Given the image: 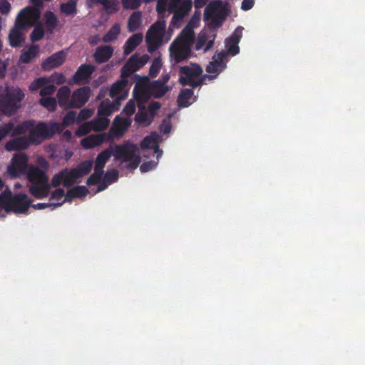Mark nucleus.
<instances>
[{
  "mask_svg": "<svg viewBox=\"0 0 365 365\" xmlns=\"http://www.w3.org/2000/svg\"><path fill=\"white\" fill-rule=\"evenodd\" d=\"M41 13L38 8L27 6L20 11L15 20L14 27L9 34V44L13 48L21 46L25 41V36L21 30L33 26V21L40 18Z\"/></svg>",
  "mask_w": 365,
  "mask_h": 365,
  "instance_id": "f257e3e1",
  "label": "nucleus"
},
{
  "mask_svg": "<svg viewBox=\"0 0 365 365\" xmlns=\"http://www.w3.org/2000/svg\"><path fill=\"white\" fill-rule=\"evenodd\" d=\"M24 92L14 86H0V110L7 116L14 115L21 107L24 98Z\"/></svg>",
  "mask_w": 365,
  "mask_h": 365,
  "instance_id": "f03ea898",
  "label": "nucleus"
},
{
  "mask_svg": "<svg viewBox=\"0 0 365 365\" xmlns=\"http://www.w3.org/2000/svg\"><path fill=\"white\" fill-rule=\"evenodd\" d=\"M58 128L56 123L49 125L44 122H39L32 127L27 136L31 144L39 145L43 140L52 138L56 133Z\"/></svg>",
  "mask_w": 365,
  "mask_h": 365,
  "instance_id": "7ed1b4c3",
  "label": "nucleus"
},
{
  "mask_svg": "<svg viewBox=\"0 0 365 365\" xmlns=\"http://www.w3.org/2000/svg\"><path fill=\"white\" fill-rule=\"evenodd\" d=\"M138 83L135 84L133 88V96L137 100H146L148 98V92L153 95L156 98H160L165 95L168 91V86L160 83V80L153 81L146 88L138 90Z\"/></svg>",
  "mask_w": 365,
  "mask_h": 365,
  "instance_id": "20e7f679",
  "label": "nucleus"
},
{
  "mask_svg": "<svg viewBox=\"0 0 365 365\" xmlns=\"http://www.w3.org/2000/svg\"><path fill=\"white\" fill-rule=\"evenodd\" d=\"M113 148L115 158L122 162H128L139 154L138 145L129 140L123 144L116 145Z\"/></svg>",
  "mask_w": 365,
  "mask_h": 365,
  "instance_id": "39448f33",
  "label": "nucleus"
},
{
  "mask_svg": "<svg viewBox=\"0 0 365 365\" xmlns=\"http://www.w3.org/2000/svg\"><path fill=\"white\" fill-rule=\"evenodd\" d=\"M28 157L25 153L15 154L11 159V164L8 167L7 171L12 177H19L24 175L28 170Z\"/></svg>",
  "mask_w": 365,
  "mask_h": 365,
  "instance_id": "423d86ee",
  "label": "nucleus"
},
{
  "mask_svg": "<svg viewBox=\"0 0 365 365\" xmlns=\"http://www.w3.org/2000/svg\"><path fill=\"white\" fill-rule=\"evenodd\" d=\"M192 47L173 41L169 46L170 58L175 63L187 60L190 56Z\"/></svg>",
  "mask_w": 365,
  "mask_h": 365,
  "instance_id": "0eeeda50",
  "label": "nucleus"
},
{
  "mask_svg": "<svg viewBox=\"0 0 365 365\" xmlns=\"http://www.w3.org/2000/svg\"><path fill=\"white\" fill-rule=\"evenodd\" d=\"M11 203V212L16 214H24L31 207L32 200L26 194L19 193L14 195Z\"/></svg>",
  "mask_w": 365,
  "mask_h": 365,
  "instance_id": "6e6552de",
  "label": "nucleus"
},
{
  "mask_svg": "<svg viewBox=\"0 0 365 365\" xmlns=\"http://www.w3.org/2000/svg\"><path fill=\"white\" fill-rule=\"evenodd\" d=\"M91 88L83 86L75 90L71 95V108H81L88 101L91 97Z\"/></svg>",
  "mask_w": 365,
  "mask_h": 365,
  "instance_id": "1a4fd4ad",
  "label": "nucleus"
},
{
  "mask_svg": "<svg viewBox=\"0 0 365 365\" xmlns=\"http://www.w3.org/2000/svg\"><path fill=\"white\" fill-rule=\"evenodd\" d=\"M130 124L131 120L128 118L116 115L109 130V135L112 137L120 138L130 126Z\"/></svg>",
  "mask_w": 365,
  "mask_h": 365,
  "instance_id": "9d476101",
  "label": "nucleus"
},
{
  "mask_svg": "<svg viewBox=\"0 0 365 365\" xmlns=\"http://www.w3.org/2000/svg\"><path fill=\"white\" fill-rule=\"evenodd\" d=\"M217 6L210 4L206 6L204 11V18L205 20L211 19L212 24L216 27L222 26L226 18V13L224 11H219L217 14Z\"/></svg>",
  "mask_w": 365,
  "mask_h": 365,
  "instance_id": "9b49d317",
  "label": "nucleus"
},
{
  "mask_svg": "<svg viewBox=\"0 0 365 365\" xmlns=\"http://www.w3.org/2000/svg\"><path fill=\"white\" fill-rule=\"evenodd\" d=\"M26 174L31 185L48 182V177L46 172L36 165H31Z\"/></svg>",
  "mask_w": 365,
  "mask_h": 365,
  "instance_id": "f8f14e48",
  "label": "nucleus"
},
{
  "mask_svg": "<svg viewBox=\"0 0 365 365\" xmlns=\"http://www.w3.org/2000/svg\"><path fill=\"white\" fill-rule=\"evenodd\" d=\"M31 145L27 135L17 137L9 140L5 145L7 151H19L27 149Z\"/></svg>",
  "mask_w": 365,
  "mask_h": 365,
  "instance_id": "ddd939ff",
  "label": "nucleus"
},
{
  "mask_svg": "<svg viewBox=\"0 0 365 365\" xmlns=\"http://www.w3.org/2000/svg\"><path fill=\"white\" fill-rule=\"evenodd\" d=\"M66 60V54L63 51L54 53L48 57L42 63V68L45 71H49L63 65Z\"/></svg>",
  "mask_w": 365,
  "mask_h": 365,
  "instance_id": "4468645a",
  "label": "nucleus"
},
{
  "mask_svg": "<svg viewBox=\"0 0 365 365\" xmlns=\"http://www.w3.org/2000/svg\"><path fill=\"white\" fill-rule=\"evenodd\" d=\"M192 67L189 66H183L180 67V78L185 80L192 79L194 78L200 77L202 74V68L197 63H190Z\"/></svg>",
  "mask_w": 365,
  "mask_h": 365,
  "instance_id": "2eb2a0df",
  "label": "nucleus"
},
{
  "mask_svg": "<svg viewBox=\"0 0 365 365\" xmlns=\"http://www.w3.org/2000/svg\"><path fill=\"white\" fill-rule=\"evenodd\" d=\"M165 27L166 24L164 21H158L154 23L146 33V41L150 42L157 38L161 37L165 32Z\"/></svg>",
  "mask_w": 365,
  "mask_h": 365,
  "instance_id": "dca6fc26",
  "label": "nucleus"
},
{
  "mask_svg": "<svg viewBox=\"0 0 365 365\" xmlns=\"http://www.w3.org/2000/svg\"><path fill=\"white\" fill-rule=\"evenodd\" d=\"M71 91L67 86L61 87L56 94L60 107L64 109L71 108Z\"/></svg>",
  "mask_w": 365,
  "mask_h": 365,
  "instance_id": "f3484780",
  "label": "nucleus"
},
{
  "mask_svg": "<svg viewBox=\"0 0 365 365\" xmlns=\"http://www.w3.org/2000/svg\"><path fill=\"white\" fill-rule=\"evenodd\" d=\"M113 51L111 46H100L96 48L93 58L97 63L107 62L112 57Z\"/></svg>",
  "mask_w": 365,
  "mask_h": 365,
  "instance_id": "a211bd4d",
  "label": "nucleus"
},
{
  "mask_svg": "<svg viewBox=\"0 0 365 365\" xmlns=\"http://www.w3.org/2000/svg\"><path fill=\"white\" fill-rule=\"evenodd\" d=\"M51 185L49 182L31 185L29 193L36 199H43L48 196Z\"/></svg>",
  "mask_w": 365,
  "mask_h": 365,
  "instance_id": "6ab92c4d",
  "label": "nucleus"
},
{
  "mask_svg": "<svg viewBox=\"0 0 365 365\" xmlns=\"http://www.w3.org/2000/svg\"><path fill=\"white\" fill-rule=\"evenodd\" d=\"M178 43L192 47L195 41V33L188 24L174 40Z\"/></svg>",
  "mask_w": 365,
  "mask_h": 365,
  "instance_id": "aec40b11",
  "label": "nucleus"
},
{
  "mask_svg": "<svg viewBox=\"0 0 365 365\" xmlns=\"http://www.w3.org/2000/svg\"><path fill=\"white\" fill-rule=\"evenodd\" d=\"M112 155H113L112 146L98 153L95 160L94 168L100 171H104V167Z\"/></svg>",
  "mask_w": 365,
  "mask_h": 365,
  "instance_id": "412c9836",
  "label": "nucleus"
},
{
  "mask_svg": "<svg viewBox=\"0 0 365 365\" xmlns=\"http://www.w3.org/2000/svg\"><path fill=\"white\" fill-rule=\"evenodd\" d=\"M95 70V67L91 64H82L78 68L77 71L73 76V80L75 83L80 81L88 79L91 77Z\"/></svg>",
  "mask_w": 365,
  "mask_h": 365,
  "instance_id": "4be33fe9",
  "label": "nucleus"
},
{
  "mask_svg": "<svg viewBox=\"0 0 365 365\" xmlns=\"http://www.w3.org/2000/svg\"><path fill=\"white\" fill-rule=\"evenodd\" d=\"M104 141V134L91 135L81 140V145L85 148L90 149L101 145Z\"/></svg>",
  "mask_w": 365,
  "mask_h": 365,
  "instance_id": "5701e85b",
  "label": "nucleus"
},
{
  "mask_svg": "<svg viewBox=\"0 0 365 365\" xmlns=\"http://www.w3.org/2000/svg\"><path fill=\"white\" fill-rule=\"evenodd\" d=\"M143 41V34L141 33H138L133 34L126 41L123 48H124V53L125 55L130 54L133 52L135 48L140 44Z\"/></svg>",
  "mask_w": 365,
  "mask_h": 365,
  "instance_id": "b1692460",
  "label": "nucleus"
},
{
  "mask_svg": "<svg viewBox=\"0 0 365 365\" xmlns=\"http://www.w3.org/2000/svg\"><path fill=\"white\" fill-rule=\"evenodd\" d=\"M128 85V79H120L115 82L110 89V97L114 98L115 97L120 96L123 93V92L128 93V91L126 90Z\"/></svg>",
  "mask_w": 365,
  "mask_h": 365,
  "instance_id": "393cba45",
  "label": "nucleus"
},
{
  "mask_svg": "<svg viewBox=\"0 0 365 365\" xmlns=\"http://www.w3.org/2000/svg\"><path fill=\"white\" fill-rule=\"evenodd\" d=\"M35 121L34 120H29L23 121L21 123L17 125L16 127H13V129L10 131L11 136H16L23 135L27 132H30L32 127H34Z\"/></svg>",
  "mask_w": 365,
  "mask_h": 365,
  "instance_id": "a878e982",
  "label": "nucleus"
},
{
  "mask_svg": "<svg viewBox=\"0 0 365 365\" xmlns=\"http://www.w3.org/2000/svg\"><path fill=\"white\" fill-rule=\"evenodd\" d=\"M40 50L39 46L32 44L26 51H24L20 56L19 61L24 63H30L38 53Z\"/></svg>",
  "mask_w": 365,
  "mask_h": 365,
  "instance_id": "bb28decb",
  "label": "nucleus"
},
{
  "mask_svg": "<svg viewBox=\"0 0 365 365\" xmlns=\"http://www.w3.org/2000/svg\"><path fill=\"white\" fill-rule=\"evenodd\" d=\"M14 195L9 189H6L0 194V211L11 212V202Z\"/></svg>",
  "mask_w": 365,
  "mask_h": 365,
  "instance_id": "cd10ccee",
  "label": "nucleus"
},
{
  "mask_svg": "<svg viewBox=\"0 0 365 365\" xmlns=\"http://www.w3.org/2000/svg\"><path fill=\"white\" fill-rule=\"evenodd\" d=\"M142 24V13L140 11L133 12L129 17L128 21V30L133 33L136 31Z\"/></svg>",
  "mask_w": 365,
  "mask_h": 365,
  "instance_id": "c85d7f7f",
  "label": "nucleus"
},
{
  "mask_svg": "<svg viewBox=\"0 0 365 365\" xmlns=\"http://www.w3.org/2000/svg\"><path fill=\"white\" fill-rule=\"evenodd\" d=\"M62 172H63V186L68 187L72 186L76 182L77 179L80 178L79 175H78L77 172L74 168L72 169H68V168H63L61 170Z\"/></svg>",
  "mask_w": 365,
  "mask_h": 365,
  "instance_id": "c756f323",
  "label": "nucleus"
},
{
  "mask_svg": "<svg viewBox=\"0 0 365 365\" xmlns=\"http://www.w3.org/2000/svg\"><path fill=\"white\" fill-rule=\"evenodd\" d=\"M216 78V76H208L207 74L201 76V78L199 79V80H194L193 78L192 79H187V80H185L182 78H179V83L182 85V86H190V87H192V88H195L198 86H202L203 83H204V81L206 78H208L210 80H212V79H214Z\"/></svg>",
  "mask_w": 365,
  "mask_h": 365,
  "instance_id": "7c9ffc66",
  "label": "nucleus"
},
{
  "mask_svg": "<svg viewBox=\"0 0 365 365\" xmlns=\"http://www.w3.org/2000/svg\"><path fill=\"white\" fill-rule=\"evenodd\" d=\"M193 93V91L190 88H184L181 90L178 96V106L182 108L188 107L190 105L189 100L192 98Z\"/></svg>",
  "mask_w": 365,
  "mask_h": 365,
  "instance_id": "2f4dec72",
  "label": "nucleus"
},
{
  "mask_svg": "<svg viewBox=\"0 0 365 365\" xmlns=\"http://www.w3.org/2000/svg\"><path fill=\"white\" fill-rule=\"evenodd\" d=\"M114 107L115 104H110V102L103 101L98 108V116L107 118L114 111L118 110V106H117L115 108Z\"/></svg>",
  "mask_w": 365,
  "mask_h": 365,
  "instance_id": "473e14b6",
  "label": "nucleus"
},
{
  "mask_svg": "<svg viewBox=\"0 0 365 365\" xmlns=\"http://www.w3.org/2000/svg\"><path fill=\"white\" fill-rule=\"evenodd\" d=\"M153 120L146 108L139 106L138 112L135 115V121L145 125H149L152 123Z\"/></svg>",
  "mask_w": 365,
  "mask_h": 365,
  "instance_id": "72a5a7b5",
  "label": "nucleus"
},
{
  "mask_svg": "<svg viewBox=\"0 0 365 365\" xmlns=\"http://www.w3.org/2000/svg\"><path fill=\"white\" fill-rule=\"evenodd\" d=\"M160 135L157 132H152L150 135L145 136L140 143V148L146 150L153 148L154 145L159 141Z\"/></svg>",
  "mask_w": 365,
  "mask_h": 365,
  "instance_id": "f704fd0d",
  "label": "nucleus"
},
{
  "mask_svg": "<svg viewBox=\"0 0 365 365\" xmlns=\"http://www.w3.org/2000/svg\"><path fill=\"white\" fill-rule=\"evenodd\" d=\"M93 166V161L87 160L80 163L74 169L77 172L80 178L88 174Z\"/></svg>",
  "mask_w": 365,
  "mask_h": 365,
  "instance_id": "c9c22d12",
  "label": "nucleus"
},
{
  "mask_svg": "<svg viewBox=\"0 0 365 365\" xmlns=\"http://www.w3.org/2000/svg\"><path fill=\"white\" fill-rule=\"evenodd\" d=\"M61 13L66 16H71L77 13V1L68 0L66 3H62L60 6Z\"/></svg>",
  "mask_w": 365,
  "mask_h": 365,
  "instance_id": "e433bc0d",
  "label": "nucleus"
},
{
  "mask_svg": "<svg viewBox=\"0 0 365 365\" xmlns=\"http://www.w3.org/2000/svg\"><path fill=\"white\" fill-rule=\"evenodd\" d=\"M120 33V26L118 24H115L109 31L103 36V41L110 43L115 41Z\"/></svg>",
  "mask_w": 365,
  "mask_h": 365,
  "instance_id": "4c0bfd02",
  "label": "nucleus"
},
{
  "mask_svg": "<svg viewBox=\"0 0 365 365\" xmlns=\"http://www.w3.org/2000/svg\"><path fill=\"white\" fill-rule=\"evenodd\" d=\"M134 61L133 57H130L127 62L122 66L120 69V77L121 79H128L134 72L136 71V68H133L132 63Z\"/></svg>",
  "mask_w": 365,
  "mask_h": 365,
  "instance_id": "58836bf2",
  "label": "nucleus"
},
{
  "mask_svg": "<svg viewBox=\"0 0 365 365\" xmlns=\"http://www.w3.org/2000/svg\"><path fill=\"white\" fill-rule=\"evenodd\" d=\"M110 120L105 117H100L98 119H95L91 121V124L92 126V128L96 131H103L105 130L108 125H109Z\"/></svg>",
  "mask_w": 365,
  "mask_h": 365,
  "instance_id": "ea45409f",
  "label": "nucleus"
},
{
  "mask_svg": "<svg viewBox=\"0 0 365 365\" xmlns=\"http://www.w3.org/2000/svg\"><path fill=\"white\" fill-rule=\"evenodd\" d=\"M39 103L49 111H54L57 106L56 100L53 97L41 98L39 100Z\"/></svg>",
  "mask_w": 365,
  "mask_h": 365,
  "instance_id": "a19ab883",
  "label": "nucleus"
},
{
  "mask_svg": "<svg viewBox=\"0 0 365 365\" xmlns=\"http://www.w3.org/2000/svg\"><path fill=\"white\" fill-rule=\"evenodd\" d=\"M46 25L48 30L52 31L57 26V18L53 12L48 11L45 13Z\"/></svg>",
  "mask_w": 365,
  "mask_h": 365,
  "instance_id": "79ce46f5",
  "label": "nucleus"
},
{
  "mask_svg": "<svg viewBox=\"0 0 365 365\" xmlns=\"http://www.w3.org/2000/svg\"><path fill=\"white\" fill-rule=\"evenodd\" d=\"M89 7H92L94 4H101L108 11L110 9L116 10L115 4L111 3L109 0H86Z\"/></svg>",
  "mask_w": 365,
  "mask_h": 365,
  "instance_id": "37998d69",
  "label": "nucleus"
},
{
  "mask_svg": "<svg viewBox=\"0 0 365 365\" xmlns=\"http://www.w3.org/2000/svg\"><path fill=\"white\" fill-rule=\"evenodd\" d=\"M162 67V61L160 58H155L149 68V76L152 78L156 77Z\"/></svg>",
  "mask_w": 365,
  "mask_h": 365,
  "instance_id": "c03bdc74",
  "label": "nucleus"
},
{
  "mask_svg": "<svg viewBox=\"0 0 365 365\" xmlns=\"http://www.w3.org/2000/svg\"><path fill=\"white\" fill-rule=\"evenodd\" d=\"M130 57L134 58V61L132 63V66L133 68H136V71L139 70L140 68H142L148 61V55H143V56L140 57L138 54L135 53Z\"/></svg>",
  "mask_w": 365,
  "mask_h": 365,
  "instance_id": "a18cd8bd",
  "label": "nucleus"
},
{
  "mask_svg": "<svg viewBox=\"0 0 365 365\" xmlns=\"http://www.w3.org/2000/svg\"><path fill=\"white\" fill-rule=\"evenodd\" d=\"M104 171H100L94 168V172L91 174L86 180L88 185H95L100 182Z\"/></svg>",
  "mask_w": 365,
  "mask_h": 365,
  "instance_id": "49530a36",
  "label": "nucleus"
},
{
  "mask_svg": "<svg viewBox=\"0 0 365 365\" xmlns=\"http://www.w3.org/2000/svg\"><path fill=\"white\" fill-rule=\"evenodd\" d=\"M244 28L242 26H238L233 31L232 35L226 40L228 43H234L238 44L242 37V31Z\"/></svg>",
  "mask_w": 365,
  "mask_h": 365,
  "instance_id": "de8ad7c7",
  "label": "nucleus"
},
{
  "mask_svg": "<svg viewBox=\"0 0 365 365\" xmlns=\"http://www.w3.org/2000/svg\"><path fill=\"white\" fill-rule=\"evenodd\" d=\"M118 171L113 168L106 171L103 176V181L108 182V184H111L115 182L118 179Z\"/></svg>",
  "mask_w": 365,
  "mask_h": 365,
  "instance_id": "09e8293b",
  "label": "nucleus"
},
{
  "mask_svg": "<svg viewBox=\"0 0 365 365\" xmlns=\"http://www.w3.org/2000/svg\"><path fill=\"white\" fill-rule=\"evenodd\" d=\"M177 11L185 16L191 11L192 6V0H185L180 4Z\"/></svg>",
  "mask_w": 365,
  "mask_h": 365,
  "instance_id": "8fccbe9b",
  "label": "nucleus"
},
{
  "mask_svg": "<svg viewBox=\"0 0 365 365\" xmlns=\"http://www.w3.org/2000/svg\"><path fill=\"white\" fill-rule=\"evenodd\" d=\"M45 31L43 28L36 26L30 34L31 41L36 42L43 38Z\"/></svg>",
  "mask_w": 365,
  "mask_h": 365,
  "instance_id": "3c124183",
  "label": "nucleus"
},
{
  "mask_svg": "<svg viewBox=\"0 0 365 365\" xmlns=\"http://www.w3.org/2000/svg\"><path fill=\"white\" fill-rule=\"evenodd\" d=\"M121 1L125 9H137L141 5V0H121Z\"/></svg>",
  "mask_w": 365,
  "mask_h": 365,
  "instance_id": "603ef678",
  "label": "nucleus"
},
{
  "mask_svg": "<svg viewBox=\"0 0 365 365\" xmlns=\"http://www.w3.org/2000/svg\"><path fill=\"white\" fill-rule=\"evenodd\" d=\"M76 118V112L73 110L68 111L63 118V124L65 126H69L74 123Z\"/></svg>",
  "mask_w": 365,
  "mask_h": 365,
  "instance_id": "864d4df0",
  "label": "nucleus"
},
{
  "mask_svg": "<svg viewBox=\"0 0 365 365\" xmlns=\"http://www.w3.org/2000/svg\"><path fill=\"white\" fill-rule=\"evenodd\" d=\"M47 79L43 77L38 78L34 80L29 86L31 91H37L39 88H43V86L46 84Z\"/></svg>",
  "mask_w": 365,
  "mask_h": 365,
  "instance_id": "5fc2aeb1",
  "label": "nucleus"
},
{
  "mask_svg": "<svg viewBox=\"0 0 365 365\" xmlns=\"http://www.w3.org/2000/svg\"><path fill=\"white\" fill-rule=\"evenodd\" d=\"M161 107V103L158 101H153L148 106V108L146 109L149 115L151 117V118L153 120L155 116L157 114V112Z\"/></svg>",
  "mask_w": 365,
  "mask_h": 365,
  "instance_id": "6e6d98bb",
  "label": "nucleus"
},
{
  "mask_svg": "<svg viewBox=\"0 0 365 365\" xmlns=\"http://www.w3.org/2000/svg\"><path fill=\"white\" fill-rule=\"evenodd\" d=\"M224 68L222 66H220L218 63L212 61L210 62V63L206 67V71L209 73H219L221 72ZM217 74L215 76H217Z\"/></svg>",
  "mask_w": 365,
  "mask_h": 365,
  "instance_id": "4d7b16f0",
  "label": "nucleus"
},
{
  "mask_svg": "<svg viewBox=\"0 0 365 365\" xmlns=\"http://www.w3.org/2000/svg\"><path fill=\"white\" fill-rule=\"evenodd\" d=\"M73 192L76 197H83L88 195L89 192L88 189L84 185H77L72 187Z\"/></svg>",
  "mask_w": 365,
  "mask_h": 365,
  "instance_id": "13d9d810",
  "label": "nucleus"
},
{
  "mask_svg": "<svg viewBox=\"0 0 365 365\" xmlns=\"http://www.w3.org/2000/svg\"><path fill=\"white\" fill-rule=\"evenodd\" d=\"M14 123L9 122L0 126V141L5 138L13 129Z\"/></svg>",
  "mask_w": 365,
  "mask_h": 365,
  "instance_id": "bf43d9fd",
  "label": "nucleus"
},
{
  "mask_svg": "<svg viewBox=\"0 0 365 365\" xmlns=\"http://www.w3.org/2000/svg\"><path fill=\"white\" fill-rule=\"evenodd\" d=\"M63 202H57V203H37L34 205H31V207H32L35 210H43L47 207H52L55 208L56 207L61 206L63 205Z\"/></svg>",
  "mask_w": 365,
  "mask_h": 365,
  "instance_id": "052dcab7",
  "label": "nucleus"
},
{
  "mask_svg": "<svg viewBox=\"0 0 365 365\" xmlns=\"http://www.w3.org/2000/svg\"><path fill=\"white\" fill-rule=\"evenodd\" d=\"M56 89V87L54 85H45L43 88L41 89L40 95L42 96V98L50 97V96L55 92Z\"/></svg>",
  "mask_w": 365,
  "mask_h": 365,
  "instance_id": "680f3d73",
  "label": "nucleus"
},
{
  "mask_svg": "<svg viewBox=\"0 0 365 365\" xmlns=\"http://www.w3.org/2000/svg\"><path fill=\"white\" fill-rule=\"evenodd\" d=\"M63 172L61 170L58 173L53 175V177L51 179V183L50 184L51 186H53L54 187H57L61 185V183L63 184L64 179H63Z\"/></svg>",
  "mask_w": 365,
  "mask_h": 365,
  "instance_id": "e2e57ef3",
  "label": "nucleus"
},
{
  "mask_svg": "<svg viewBox=\"0 0 365 365\" xmlns=\"http://www.w3.org/2000/svg\"><path fill=\"white\" fill-rule=\"evenodd\" d=\"M123 112L128 115H132L135 112V103L134 101L130 100L124 106Z\"/></svg>",
  "mask_w": 365,
  "mask_h": 365,
  "instance_id": "0e129e2a",
  "label": "nucleus"
},
{
  "mask_svg": "<svg viewBox=\"0 0 365 365\" xmlns=\"http://www.w3.org/2000/svg\"><path fill=\"white\" fill-rule=\"evenodd\" d=\"M226 47L227 48V52L231 56H235L240 52V47L238 44H235L234 43H228L226 41Z\"/></svg>",
  "mask_w": 365,
  "mask_h": 365,
  "instance_id": "69168bd1",
  "label": "nucleus"
},
{
  "mask_svg": "<svg viewBox=\"0 0 365 365\" xmlns=\"http://www.w3.org/2000/svg\"><path fill=\"white\" fill-rule=\"evenodd\" d=\"M92 115H93L92 110H91L89 108H83L79 112L78 118L80 120H87L89 118H91Z\"/></svg>",
  "mask_w": 365,
  "mask_h": 365,
  "instance_id": "338daca9",
  "label": "nucleus"
},
{
  "mask_svg": "<svg viewBox=\"0 0 365 365\" xmlns=\"http://www.w3.org/2000/svg\"><path fill=\"white\" fill-rule=\"evenodd\" d=\"M140 162L141 158L140 154H138V155L135 156L133 159L128 162L129 163L128 164L127 167L130 170H135L138 167Z\"/></svg>",
  "mask_w": 365,
  "mask_h": 365,
  "instance_id": "774afa93",
  "label": "nucleus"
}]
</instances>
